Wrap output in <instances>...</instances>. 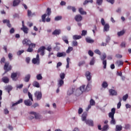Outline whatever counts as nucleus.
Returning <instances> with one entry per match:
<instances>
[{
	"label": "nucleus",
	"instance_id": "nucleus-34",
	"mask_svg": "<svg viewBox=\"0 0 131 131\" xmlns=\"http://www.w3.org/2000/svg\"><path fill=\"white\" fill-rule=\"evenodd\" d=\"M33 15H35V13H32L31 10H28V17H30V16H33Z\"/></svg>",
	"mask_w": 131,
	"mask_h": 131
},
{
	"label": "nucleus",
	"instance_id": "nucleus-29",
	"mask_svg": "<svg viewBox=\"0 0 131 131\" xmlns=\"http://www.w3.org/2000/svg\"><path fill=\"white\" fill-rule=\"evenodd\" d=\"M79 12L81 15H86V12L84 11L82 8L79 9Z\"/></svg>",
	"mask_w": 131,
	"mask_h": 131
},
{
	"label": "nucleus",
	"instance_id": "nucleus-42",
	"mask_svg": "<svg viewBox=\"0 0 131 131\" xmlns=\"http://www.w3.org/2000/svg\"><path fill=\"white\" fill-rule=\"evenodd\" d=\"M47 17V14H45L42 15L41 18H42V22H46V18Z\"/></svg>",
	"mask_w": 131,
	"mask_h": 131
},
{
	"label": "nucleus",
	"instance_id": "nucleus-22",
	"mask_svg": "<svg viewBox=\"0 0 131 131\" xmlns=\"http://www.w3.org/2000/svg\"><path fill=\"white\" fill-rule=\"evenodd\" d=\"M85 40L86 42H88V43H94L95 41L94 40L92 39L91 37H89L85 38Z\"/></svg>",
	"mask_w": 131,
	"mask_h": 131
},
{
	"label": "nucleus",
	"instance_id": "nucleus-53",
	"mask_svg": "<svg viewBox=\"0 0 131 131\" xmlns=\"http://www.w3.org/2000/svg\"><path fill=\"white\" fill-rule=\"evenodd\" d=\"M88 54L89 55L91 56V57H93V56H94V52H93V51H92L91 50L89 51Z\"/></svg>",
	"mask_w": 131,
	"mask_h": 131
},
{
	"label": "nucleus",
	"instance_id": "nucleus-19",
	"mask_svg": "<svg viewBox=\"0 0 131 131\" xmlns=\"http://www.w3.org/2000/svg\"><path fill=\"white\" fill-rule=\"evenodd\" d=\"M73 93H74V89L70 88L68 91L67 95H68V96H71Z\"/></svg>",
	"mask_w": 131,
	"mask_h": 131
},
{
	"label": "nucleus",
	"instance_id": "nucleus-9",
	"mask_svg": "<svg viewBox=\"0 0 131 131\" xmlns=\"http://www.w3.org/2000/svg\"><path fill=\"white\" fill-rule=\"evenodd\" d=\"M32 63L33 64H39V55L37 54L36 58L32 59Z\"/></svg>",
	"mask_w": 131,
	"mask_h": 131
},
{
	"label": "nucleus",
	"instance_id": "nucleus-50",
	"mask_svg": "<svg viewBox=\"0 0 131 131\" xmlns=\"http://www.w3.org/2000/svg\"><path fill=\"white\" fill-rule=\"evenodd\" d=\"M128 98V95L126 94L125 95L123 96V101H126V99Z\"/></svg>",
	"mask_w": 131,
	"mask_h": 131
},
{
	"label": "nucleus",
	"instance_id": "nucleus-31",
	"mask_svg": "<svg viewBox=\"0 0 131 131\" xmlns=\"http://www.w3.org/2000/svg\"><path fill=\"white\" fill-rule=\"evenodd\" d=\"M68 10H72L73 12H76V9H75V7H72L70 6H68L67 7Z\"/></svg>",
	"mask_w": 131,
	"mask_h": 131
},
{
	"label": "nucleus",
	"instance_id": "nucleus-56",
	"mask_svg": "<svg viewBox=\"0 0 131 131\" xmlns=\"http://www.w3.org/2000/svg\"><path fill=\"white\" fill-rule=\"evenodd\" d=\"M24 53V50H21V51H18L17 52V55L18 56H20L21 54H23Z\"/></svg>",
	"mask_w": 131,
	"mask_h": 131
},
{
	"label": "nucleus",
	"instance_id": "nucleus-32",
	"mask_svg": "<svg viewBox=\"0 0 131 131\" xmlns=\"http://www.w3.org/2000/svg\"><path fill=\"white\" fill-rule=\"evenodd\" d=\"M73 38L74 40H75V39H80V38H81V36L75 35L73 36Z\"/></svg>",
	"mask_w": 131,
	"mask_h": 131
},
{
	"label": "nucleus",
	"instance_id": "nucleus-3",
	"mask_svg": "<svg viewBox=\"0 0 131 131\" xmlns=\"http://www.w3.org/2000/svg\"><path fill=\"white\" fill-rule=\"evenodd\" d=\"M20 73H12L11 75V77L14 81H17L18 80V78H19V76H20Z\"/></svg>",
	"mask_w": 131,
	"mask_h": 131
},
{
	"label": "nucleus",
	"instance_id": "nucleus-45",
	"mask_svg": "<svg viewBox=\"0 0 131 131\" xmlns=\"http://www.w3.org/2000/svg\"><path fill=\"white\" fill-rule=\"evenodd\" d=\"M47 15L48 16H50V15H51L52 11H51V8H48L47 10Z\"/></svg>",
	"mask_w": 131,
	"mask_h": 131
},
{
	"label": "nucleus",
	"instance_id": "nucleus-35",
	"mask_svg": "<svg viewBox=\"0 0 131 131\" xmlns=\"http://www.w3.org/2000/svg\"><path fill=\"white\" fill-rule=\"evenodd\" d=\"M116 64L118 67L121 66V65H123V61L121 60H118L116 62Z\"/></svg>",
	"mask_w": 131,
	"mask_h": 131
},
{
	"label": "nucleus",
	"instance_id": "nucleus-23",
	"mask_svg": "<svg viewBox=\"0 0 131 131\" xmlns=\"http://www.w3.org/2000/svg\"><path fill=\"white\" fill-rule=\"evenodd\" d=\"M62 40H63V41L66 43H67V45H69V41H68V38L67 37V36H62Z\"/></svg>",
	"mask_w": 131,
	"mask_h": 131
},
{
	"label": "nucleus",
	"instance_id": "nucleus-63",
	"mask_svg": "<svg viewBox=\"0 0 131 131\" xmlns=\"http://www.w3.org/2000/svg\"><path fill=\"white\" fill-rule=\"evenodd\" d=\"M46 50L49 51V52H51L52 51V47L51 46H48Z\"/></svg>",
	"mask_w": 131,
	"mask_h": 131
},
{
	"label": "nucleus",
	"instance_id": "nucleus-54",
	"mask_svg": "<svg viewBox=\"0 0 131 131\" xmlns=\"http://www.w3.org/2000/svg\"><path fill=\"white\" fill-rule=\"evenodd\" d=\"M3 23H4V24H6V23L8 24V23H10V20L4 19L3 20Z\"/></svg>",
	"mask_w": 131,
	"mask_h": 131
},
{
	"label": "nucleus",
	"instance_id": "nucleus-58",
	"mask_svg": "<svg viewBox=\"0 0 131 131\" xmlns=\"http://www.w3.org/2000/svg\"><path fill=\"white\" fill-rule=\"evenodd\" d=\"M17 89H21L22 88H23V84H21L20 85H16Z\"/></svg>",
	"mask_w": 131,
	"mask_h": 131
},
{
	"label": "nucleus",
	"instance_id": "nucleus-7",
	"mask_svg": "<svg viewBox=\"0 0 131 131\" xmlns=\"http://www.w3.org/2000/svg\"><path fill=\"white\" fill-rule=\"evenodd\" d=\"M34 96L35 98H36V100L37 101H39V100H40L42 97V94H41V92L39 91H36L34 93Z\"/></svg>",
	"mask_w": 131,
	"mask_h": 131
},
{
	"label": "nucleus",
	"instance_id": "nucleus-48",
	"mask_svg": "<svg viewBox=\"0 0 131 131\" xmlns=\"http://www.w3.org/2000/svg\"><path fill=\"white\" fill-rule=\"evenodd\" d=\"M124 128L125 129H129V128H130V125L129 124H125Z\"/></svg>",
	"mask_w": 131,
	"mask_h": 131
},
{
	"label": "nucleus",
	"instance_id": "nucleus-46",
	"mask_svg": "<svg viewBox=\"0 0 131 131\" xmlns=\"http://www.w3.org/2000/svg\"><path fill=\"white\" fill-rule=\"evenodd\" d=\"M72 45L73 47H77V45H78L77 41L76 40L73 41Z\"/></svg>",
	"mask_w": 131,
	"mask_h": 131
},
{
	"label": "nucleus",
	"instance_id": "nucleus-6",
	"mask_svg": "<svg viewBox=\"0 0 131 131\" xmlns=\"http://www.w3.org/2000/svg\"><path fill=\"white\" fill-rule=\"evenodd\" d=\"M30 114H31V115H34L35 119H42V116H41V115L37 114L36 112H31L30 113Z\"/></svg>",
	"mask_w": 131,
	"mask_h": 131
},
{
	"label": "nucleus",
	"instance_id": "nucleus-16",
	"mask_svg": "<svg viewBox=\"0 0 131 131\" xmlns=\"http://www.w3.org/2000/svg\"><path fill=\"white\" fill-rule=\"evenodd\" d=\"M2 80L4 83H9V82L10 81V79L8 77H4L2 78Z\"/></svg>",
	"mask_w": 131,
	"mask_h": 131
},
{
	"label": "nucleus",
	"instance_id": "nucleus-27",
	"mask_svg": "<svg viewBox=\"0 0 131 131\" xmlns=\"http://www.w3.org/2000/svg\"><path fill=\"white\" fill-rule=\"evenodd\" d=\"M20 0H14L13 6V7H17L20 4Z\"/></svg>",
	"mask_w": 131,
	"mask_h": 131
},
{
	"label": "nucleus",
	"instance_id": "nucleus-28",
	"mask_svg": "<svg viewBox=\"0 0 131 131\" xmlns=\"http://www.w3.org/2000/svg\"><path fill=\"white\" fill-rule=\"evenodd\" d=\"M30 74H28L26 76L25 79H24V81L26 82H28V81H29L30 79Z\"/></svg>",
	"mask_w": 131,
	"mask_h": 131
},
{
	"label": "nucleus",
	"instance_id": "nucleus-43",
	"mask_svg": "<svg viewBox=\"0 0 131 131\" xmlns=\"http://www.w3.org/2000/svg\"><path fill=\"white\" fill-rule=\"evenodd\" d=\"M96 3L98 6H101L102 4H103V0H97Z\"/></svg>",
	"mask_w": 131,
	"mask_h": 131
},
{
	"label": "nucleus",
	"instance_id": "nucleus-44",
	"mask_svg": "<svg viewBox=\"0 0 131 131\" xmlns=\"http://www.w3.org/2000/svg\"><path fill=\"white\" fill-rule=\"evenodd\" d=\"M73 50V48L69 47L68 49V50H67L66 52L68 54H69V53H70V52H71Z\"/></svg>",
	"mask_w": 131,
	"mask_h": 131
},
{
	"label": "nucleus",
	"instance_id": "nucleus-49",
	"mask_svg": "<svg viewBox=\"0 0 131 131\" xmlns=\"http://www.w3.org/2000/svg\"><path fill=\"white\" fill-rule=\"evenodd\" d=\"M95 64V57L92 58L90 61V65H94Z\"/></svg>",
	"mask_w": 131,
	"mask_h": 131
},
{
	"label": "nucleus",
	"instance_id": "nucleus-1",
	"mask_svg": "<svg viewBox=\"0 0 131 131\" xmlns=\"http://www.w3.org/2000/svg\"><path fill=\"white\" fill-rule=\"evenodd\" d=\"M115 114V108H113L111 110V112L108 114V117L111 118L110 122L111 124H116V121L114 119V115Z\"/></svg>",
	"mask_w": 131,
	"mask_h": 131
},
{
	"label": "nucleus",
	"instance_id": "nucleus-18",
	"mask_svg": "<svg viewBox=\"0 0 131 131\" xmlns=\"http://www.w3.org/2000/svg\"><path fill=\"white\" fill-rule=\"evenodd\" d=\"M66 53L65 52H58L57 54V57L60 58L61 57H66Z\"/></svg>",
	"mask_w": 131,
	"mask_h": 131
},
{
	"label": "nucleus",
	"instance_id": "nucleus-10",
	"mask_svg": "<svg viewBox=\"0 0 131 131\" xmlns=\"http://www.w3.org/2000/svg\"><path fill=\"white\" fill-rule=\"evenodd\" d=\"M23 45H26V46H30L32 45V43H31V41L28 39H25L24 40H23Z\"/></svg>",
	"mask_w": 131,
	"mask_h": 131
},
{
	"label": "nucleus",
	"instance_id": "nucleus-14",
	"mask_svg": "<svg viewBox=\"0 0 131 131\" xmlns=\"http://www.w3.org/2000/svg\"><path fill=\"white\" fill-rule=\"evenodd\" d=\"M111 96H117V92L113 89H110L109 90Z\"/></svg>",
	"mask_w": 131,
	"mask_h": 131
},
{
	"label": "nucleus",
	"instance_id": "nucleus-33",
	"mask_svg": "<svg viewBox=\"0 0 131 131\" xmlns=\"http://www.w3.org/2000/svg\"><path fill=\"white\" fill-rule=\"evenodd\" d=\"M33 85L36 88H39V83H38L37 81H34L33 83Z\"/></svg>",
	"mask_w": 131,
	"mask_h": 131
},
{
	"label": "nucleus",
	"instance_id": "nucleus-38",
	"mask_svg": "<svg viewBox=\"0 0 131 131\" xmlns=\"http://www.w3.org/2000/svg\"><path fill=\"white\" fill-rule=\"evenodd\" d=\"M5 89L6 91H12V90H13V87H12L11 85H8L6 86Z\"/></svg>",
	"mask_w": 131,
	"mask_h": 131
},
{
	"label": "nucleus",
	"instance_id": "nucleus-15",
	"mask_svg": "<svg viewBox=\"0 0 131 131\" xmlns=\"http://www.w3.org/2000/svg\"><path fill=\"white\" fill-rule=\"evenodd\" d=\"M88 117V113L84 112L82 115V121H86V117Z\"/></svg>",
	"mask_w": 131,
	"mask_h": 131
},
{
	"label": "nucleus",
	"instance_id": "nucleus-26",
	"mask_svg": "<svg viewBox=\"0 0 131 131\" xmlns=\"http://www.w3.org/2000/svg\"><path fill=\"white\" fill-rule=\"evenodd\" d=\"M115 130L116 131H121V130H122V126H121V125H116Z\"/></svg>",
	"mask_w": 131,
	"mask_h": 131
},
{
	"label": "nucleus",
	"instance_id": "nucleus-61",
	"mask_svg": "<svg viewBox=\"0 0 131 131\" xmlns=\"http://www.w3.org/2000/svg\"><path fill=\"white\" fill-rule=\"evenodd\" d=\"M101 23L102 25H103V26H104V25H106V24H105V20H104V18H101Z\"/></svg>",
	"mask_w": 131,
	"mask_h": 131
},
{
	"label": "nucleus",
	"instance_id": "nucleus-11",
	"mask_svg": "<svg viewBox=\"0 0 131 131\" xmlns=\"http://www.w3.org/2000/svg\"><path fill=\"white\" fill-rule=\"evenodd\" d=\"M33 48H35V43H32L31 45H29V48L27 49V52H29V53H31L32 51H33Z\"/></svg>",
	"mask_w": 131,
	"mask_h": 131
},
{
	"label": "nucleus",
	"instance_id": "nucleus-5",
	"mask_svg": "<svg viewBox=\"0 0 131 131\" xmlns=\"http://www.w3.org/2000/svg\"><path fill=\"white\" fill-rule=\"evenodd\" d=\"M9 65H10V62H5V64L4 67V70H6L5 73H7V72L10 71V70H12V66Z\"/></svg>",
	"mask_w": 131,
	"mask_h": 131
},
{
	"label": "nucleus",
	"instance_id": "nucleus-20",
	"mask_svg": "<svg viewBox=\"0 0 131 131\" xmlns=\"http://www.w3.org/2000/svg\"><path fill=\"white\" fill-rule=\"evenodd\" d=\"M104 26L103 31H109V28H110V26L108 24H106Z\"/></svg>",
	"mask_w": 131,
	"mask_h": 131
},
{
	"label": "nucleus",
	"instance_id": "nucleus-41",
	"mask_svg": "<svg viewBox=\"0 0 131 131\" xmlns=\"http://www.w3.org/2000/svg\"><path fill=\"white\" fill-rule=\"evenodd\" d=\"M102 86L104 89L107 88V86H108V83H107V82L104 81L102 84Z\"/></svg>",
	"mask_w": 131,
	"mask_h": 131
},
{
	"label": "nucleus",
	"instance_id": "nucleus-51",
	"mask_svg": "<svg viewBox=\"0 0 131 131\" xmlns=\"http://www.w3.org/2000/svg\"><path fill=\"white\" fill-rule=\"evenodd\" d=\"M86 33H88V32L85 30H83L82 31V33H81V35L82 36H84V35H86Z\"/></svg>",
	"mask_w": 131,
	"mask_h": 131
},
{
	"label": "nucleus",
	"instance_id": "nucleus-59",
	"mask_svg": "<svg viewBox=\"0 0 131 131\" xmlns=\"http://www.w3.org/2000/svg\"><path fill=\"white\" fill-rule=\"evenodd\" d=\"M116 58H118V59H120V58H122V55H121L119 54H117L116 55Z\"/></svg>",
	"mask_w": 131,
	"mask_h": 131
},
{
	"label": "nucleus",
	"instance_id": "nucleus-55",
	"mask_svg": "<svg viewBox=\"0 0 131 131\" xmlns=\"http://www.w3.org/2000/svg\"><path fill=\"white\" fill-rule=\"evenodd\" d=\"M62 19V16H56L55 18V21H59V20H61Z\"/></svg>",
	"mask_w": 131,
	"mask_h": 131
},
{
	"label": "nucleus",
	"instance_id": "nucleus-40",
	"mask_svg": "<svg viewBox=\"0 0 131 131\" xmlns=\"http://www.w3.org/2000/svg\"><path fill=\"white\" fill-rule=\"evenodd\" d=\"M125 32H124V31H121L118 32L117 35H118V36H121L123 35V34H124Z\"/></svg>",
	"mask_w": 131,
	"mask_h": 131
},
{
	"label": "nucleus",
	"instance_id": "nucleus-47",
	"mask_svg": "<svg viewBox=\"0 0 131 131\" xmlns=\"http://www.w3.org/2000/svg\"><path fill=\"white\" fill-rule=\"evenodd\" d=\"M94 53H95V54H97L98 55H101V51H100V50L98 49L95 50L94 51Z\"/></svg>",
	"mask_w": 131,
	"mask_h": 131
},
{
	"label": "nucleus",
	"instance_id": "nucleus-24",
	"mask_svg": "<svg viewBox=\"0 0 131 131\" xmlns=\"http://www.w3.org/2000/svg\"><path fill=\"white\" fill-rule=\"evenodd\" d=\"M23 102V99H20L17 102L12 103V107H14V106H17L18 104H20Z\"/></svg>",
	"mask_w": 131,
	"mask_h": 131
},
{
	"label": "nucleus",
	"instance_id": "nucleus-37",
	"mask_svg": "<svg viewBox=\"0 0 131 131\" xmlns=\"http://www.w3.org/2000/svg\"><path fill=\"white\" fill-rule=\"evenodd\" d=\"M28 97L31 101H33V98L32 97V94L30 92H28Z\"/></svg>",
	"mask_w": 131,
	"mask_h": 131
},
{
	"label": "nucleus",
	"instance_id": "nucleus-4",
	"mask_svg": "<svg viewBox=\"0 0 131 131\" xmlns=\"http://www.w3.org/2000/svg\"><path fill=\"white\" fill-rule=\"evenodd\" d=\"M107 55L104 53L102 55V57H101V60L103 61L102 64L103 65L104 69H106V66H107V60H105V58H106Z\"/></svg>",
	"mask_w": 131,
	"mask_h": 131
},
{
	"label": "nucleus",
	"instance_id": "nucleus-64",
	"mask_svg": "<svg viewBox=\"0 0 131 131\" xmlns=\"http://www.w3.org/2000/svg\"><path fill=\"white\" fill-rule=\"evenodd\" d=\"M121 48H124L125 47V42H123L121 45Z\"/></svg>",
	"mask_w": 131,
	"mask_h": 131
},
{
	"label": "nucleus",
	"instance_id": "nucleus-25",
	"mask_svg": "<svg viewBox=\"0 0 131 131\" xmlns=\"http://www.w3.org/2000/svg\"><path fill=\"white\" fill-rule=\"evenodd\" d=\"M61 33V30H55L53 32L52 34L53 35H59Z\"/></svg>",
	"mask_w": 131,
	"mask_h": 131
},
{
	"label": "nucleus",
	"instance_id": "nucleus-12",
	"mask_svg": "<svg viewBox=\"0 0 131 131\" xmlns=\"http://www.w3.org/2000/svg\"><path fill=\"white\" fill-rule=\"evenodd\" d=\"M85 76L87 78L88 81H90L92 79V76L91 75V72L87 71L85 72Z\"/></svg>",
	"mask_w": 131,
	"mask_h": 131
},
{
	"label": "nucleus",
	"instance_id": "nucleus-39",
	"mask_svg": "<svg viewBox=\"0 0 131 131\" xmlns=\"http://www.w3.org/2000/svg\"><path fill=\"white\" fill-rule=\"evenodd\" d=\"M36 79L37 80H41L42 79V76H41V74H39L36 76Z\"/></svg>",
	"mask_w": 131,
	"mask_h": 131
},
{
	"label": "nucleus",
	"instance_id": "nucleus-8",
	"mask_svg": "<svg viewBox=\"0 0 131 131\" xmlns=\"http://www.w3.org/2000/svg\"><path fill=\"white\" fill-rule=\"evenodd\" d=\"M45 50H46V47L42 46L38 50L37 53H40L41 56H43L45 55Z\"/></svg>",
	"mask_w": 131,
	"mask_h": 131
},
{
	"label": "nucleus",
	"instance_id": "nucleus-52",
	"mask_svg": "<svg viewBox=\"0 0 131 131\" xmlns=\"http://www.w3.org/2000/svg\"><path fill=\"white\" fill-rule=\"evenodd\" d=\"M95 103L96 102H95L94 100L91 99L90 100V105H91L92 106H94V105H95Z\"/></svg>",
	"mask_w": 131,
	"mask_h": 131
},
{
	"label": "nucleus",
	"instance_id": "nucleus-21",
	"mask_svg": "<svg viewBox=\"0 0 131 131\" xmlns=\"http://www.w3.org/2000/svg\"><path fill=\"white\" fill-rule=\"evenodd\" d=\"M86 124H89L91 126H93L94 125V122L92 120H87L85 121Z\"/></svg>",
	"mask_w": 131,
	"mask_h": 131
},
{
	"label": "nucleus",
	"instance_id": "nucleus-13",
	"mask_svg": "<svg viewBox=\"0 0 131 131\" xmlns=\"http://www.w3.org/2000/svg\"><path fill=\"white\" fill-rule=\"evenodd\" d=\"M75 20L76 21H77V22H80V21H81L82 20V16H81V15H80L79 14L77 15L75 17Z\"/></svg>",
	"mask_w": 131,
	"mask_h": 131
},
{
	"label": "nucleus",
	"instance_id": "nucleus-2",
	"mask_svg": "<svg viewBox=\"0 0 131 131\" xmlns=\"http://www.w3.org/2000/svg\"><path fill=\"white\" fill-rule=\"evenodd\" d=\"M59 77H60V79L58 80V86L59 88H61L62 85L64 84V78H65V73H61L59 75Z\"/></svg>",
	"mask_w": 131,
	"mask_h": 131
},
{
	"label": "nucleus",
	"instance_id": "nucleus-17",
	"mask_svg": "<svg viewBox=\"0 0 131 131\" xmlns=\"http://www.w3.org/2000/svg\"><path fill=\"white\" fill-rule=\"evenodd\" d=\"M24 103L26 106H31L32 105V102L30 101V99L25 100Z\"/></svg>",
	"mask_w": 131,
	"mask_h": 131
},
{
	"label": "nucleus",
	"instance_id": "nucleus-30",
	"mask_svg": "<svg viewBox=\"0 0 131 131\" xmlns=\"http://www.w3.org/2000/svg\"><path fill=\"white\" fill-rule=\"evenodd\" d=\"M21 29V30H23L24 31V32L26 33V34H27V33H28V28H27V27L24 26V27H23V28Z\"/></svg>",
	"mask_w": 131,
	"mask_h": 131
},
{
	"label": "nucleus",
	"instance_id": "nucleus-57",
	"mask_svg": "<svg viewBox=\"0 0 131 131\" xmlns=\"http://www.w3.org/2000/svg\"><path fill=\"white\" fill-rule=\"evenodd\" d=\"M8 58H9L10 61H11L12 60V58H13V54H12V53H9Z\"/></svg>",
	"mask_w": 131,
	"mask_h": 131
},
{
	"label": "nucleus",
	"instance_id": "nucleus-62",
	"mask_svg": "<svg viewBox=\"0 0 131 131\" xmlns=\"http://www.w3.org/2000/svg\"><path fill=\"white\" fill-rule=\"evenodd\" d=\"M83 112V110H82V108H79V110H78V113L79 114H81V113Z\"/></svg>",
	"mask_w": 131,
	"mask_h": 131
},
{
	"label": "nucleus",
	"instance_id": "nucleus-36",
	"mask_svg": "<svg viewBox=\"0 0 131 131\" xmlns=\"http://www.w3.org/2000/svg\"><path fill=\"white\" fill-rule=\"evenodd\" d=\"M85 85H82V86L80 87V91H81V93H83V92L85 91Z\"/></svg>",
	"mask_w": 131,
	"mask_h": 131
},
{
	"label": "nucleus",
	"instance_id": "nucleus-60",
	"mask_svg": "<svg viewBox=\"0 0 131 131\" xmlns=\"http://www.w3.org/2000/svg\"><path fill=\"white\" fill-rule=\"evenodd\" d=\"M110 39H111V38H110V37H109V36L106 37V43H108V42H109V41H110Z\"/></svg>",
	"mask_w": 131,
	"mask_h": 131
}]
</instances>
